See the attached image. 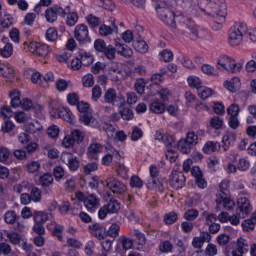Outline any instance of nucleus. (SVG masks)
<instances>
[{
    "mask_svg": "<svg viewBox=\"0 0 256 256\" xmlns=\"http://www.w3.org/2000/svg\"><path fill=\"white\" fill-rule=\"evenodd\" d=\"M121 229V226L117 223L111 224L108 230V235L112 237L113 239H117V236L119 235V231Z\"/></svg>",
    "mask_w": 256,
    "mask_h": 256,
    "instance_id": "4d7b16f0",
    "label": "nucleus"
},
{
    "mask_svg": "<svg viewBox=\"0 0 256 256\" xmlns=\"http://www.w3.org/2000/svg\"><path fill=\"white\" fill-rule=\"evenodd\" d=\"M46 21L48 23H55L57 21V13L53 7H49L45 11Z\"/></svg>",
    "mask_w": 256,
    "mask_h": 256,
    "instance_id": "79ce46f5",
    "label": "nucleus"
},
{
    "mask_svg": "<svg viewBox=\"0 0 256 256\" xmlns=\"http://www.w3.org/2000/svg\"><path fill=\"white\" fill-rule=\"evenodd\" d=\"M100 205L101 200L95 194H89L84 200V206L89 213H95Z\"/></svg>",
    "mask_w": 256,
    "mask_h": 256,
    "instance_id": "9b49d317",
    "label": "nucleus"
},
{
    "mask_svg": "<svg viewBox=\"0 0 256 256\" xmlns=\"http://www.w3.org/2000/svg\"><path fill=\"white\" fill-rule=\"evenodd\" d=\"M237 205L236 215H238L240 219H245V217L251 213V202L247 197H240L238 198Z\"/></svg>",
    "mask_w": 256,
    "mask_h": 256,
    "instance_id": "0eeeda50",
    "label": "nucleus"
},
{
    "mask_svg": "<svg viewBox=\"0 0 256 256\" xmlns=\"http://www.w3.org/2000/svg\"><path fill=\"white\" fill-rule=\"evenodd\" d=\"M61 161L67 165L70 171H77V169H79V159H77L72 153L63 152L61 155Z\"/></svg>",
    "mask_w": 256,
    "mask_h": 256,
    "instance_id": "9d476101",
    "label": "nucleus"
},
{
    "mask_svg": "<svg viewBox=\"0 0 256 256\" xmlns=\"http://www.w3.org/2000/svg\"><path fill=\"white\" fill-rule=\"evenodd\" d=\"M104 101L105 103L115 105L117 101H120V103H125V98L117 97V92L115 91V89L109 88L104 94Z\"/></svg>",
    "mask_w": 256,
    "mask_h": 256,
    "instance_id": "2eb2a0df",
    "label": "nucleus"
},
{
    "mask_svg": "<svg viewBox=\"0 0 256 256\" xmlns=\"http://www.w3.org/2000/svg\"><path fill=\"white\" fill-rule=\"evenodd\" d=\"M156 13L165 25L176 29L182 35H186L192 41L197 39H205L207 37V31L198 27L189 16L183 14H175V12L169 7L168 0H155Z\"/></svg>",
    "mask_w": 256,
    "mask_h": 256,
    "instance_id": "f257e3e1",
    "label": "nucleus"
},
{
    "mask_svg": "<svg viewBox=\"0 0 256 256\" xmlns=\"http://www.w3.org/2000/svg\"><path fill=\"white\" fill-rule=\"evenodd\" d=\"M117 174L119 177H122V179H129V168L125 166V164H119L117 167Z\"/></svg>",
    "mask_w": 256,
    "mask_h": 256,
    "instance_id": "8fccbe9b",
    "label": "nucleus"
},
{
    "mask_svg": "<svg viewBox=\"0 0 256 256\" xmlns=\"http://www.w3.org/2000/svg\"><path fill=\"white\" fill-rule=\"evenodd\" d=\"M226 251L227 253H232V256H243L245 253H249V242L245 238L240 237L236 242L228 245Z\"/></svg>",
    "mask_w": 256,
    "mask_h": 256,
    "instance_id": "20e7f679",
    "label": "nucleus"
},
{
    "mask_svg": "<svg viewBox=\"0 0 256 256\" xmlns=\"http://www.w3.org/2000/svg\"><path fill=\"white\" fill-rule=\"evenodd\" d=\"M148 189H161L163 187V183L159 178H150L147 183Z\"/></svg>",
    "mask_w": 256,
    "mask_h": 256,
    "instance_id": "3c124183",
    "label": "nucleus"
},
{
    "mask_svg": "<svg viewBox=\"0 0 256 256\" xmlns=\"http://www.w3.org/2000/svg\"><path fill=\"white\" fill-rule=\"evenodd\" d=\"M36 55H38V57H47L49 55V45L39 44Z\"/></svg>",
    "mask_w": 256,
    "mask_h": 256,
    "instance_id": "864d4df0",
    "label": "nucleus"
},
{
    "mask_svg": "<svg viewBox=\"0 0 256 256\" xmlns=\"http://www.w3.org/2000/svg\"><path fill=\"white\" fill-rule=\"evenodd\" d=\"M199 137L195 134L194 131H190L186 134V140L192 144V147H195L199 143Z\"/></svg>",
    "mask_w": 256,
    "mask_h": 256,
    "instance_id": "0e129e2a",
    "label": "nucleus"
},
{
    "mask_svg": "<svg viewBox=\"0 0 256 256\" xmlns=\"http://www.w3.org/2000/svg\"><path fill=\"white\" fill-rule=\"evenodd\" d=\"M58 117H60V119H64V121H67L68 123H73L74 116L69 108H59Z\"/></svg>",
    "mask_w": 256,
    "mask_h": 256,
    "instance_id": "7c9ffc66",
    "label": "nucleus"
},
{
    "mask_svg": "<svg viewBox=\"0 0 256 256\" xmlns=\"http://www.w3.org/2000/svg\"><path fill=\"white\" fill-rule=\"evenodd\" d=\"M106 189H109L114 195H125L127 186L113 176H109L106 180Z\"/></svg>",
    "mask_w": 256,
    "mask_h": 256,
    "instance_id": "423d86ee",
    "label": "nucleus"
},
{
    "mask_svg": "<svg viewBox=\"0 0 256 256\" xmlns=\"http://www.w3.org/2000/svg\"><path fill=\"white\" fill-rule=\"evenodd\" d=\"M221 149V144L217 141H207L203 148L202 151L206 155H211V153H216V151H220Z\"/></svg>",
    "mask_w": 256,
    "mask_h": 256,
    "instance_id": "5701e85b",
    "label": "nucleus"
},
{
    "mask_svg": "<svg viewBox=\"0 0 256 256\" xmlns=\"http://www.w3.org/2000/svg\"><path fill=\"white\" fill-rule=\"evenodd\" d=\"M103 151V145L99 143H92L88 147L87 156L89 159H94L97 161L99 159V153Z\"/></svg>",
    "mask_w": 256,
    "mask_h": 256,
    "instance_id": "6ab92c4d",
    "label": "nucleus"
},
{
    "mask_svg": "<svg viewBox=\"0 0 256 256\" xmlns=\"http://www.w3.org/2000/svg\"><path fill=\"white\" fill-rule=\"evenodd\" d=\"M71 137L74 141V143H82L83 139H85V134L81 130H74L71 133Z\"/></svg>",
    "mask_w": 256,
    "mask_h": 256,
    "instance_id": "5fc2aeb1",
    "label": "nucleus"
},
{
    "mask_svg": "<svg viewBox=\"0 0 256 256\" xmlns=\"http://www.w3.org/2000/svg\"><path fill=\"white\" fill-rule=\"evenodd\" d=\"M225 87L231 93H237V91H239V89L241 88V80L239 79V77H234L230 81L225 82Z\"/></svg>",
    "mask_w": 256,
    "mask_h": 256,
    "instance_id": "cd10ccee",
    "label": "nucleus"
},
{
    "mask_svg": "<svg viewBox=\"0 0 256 256\" xmlns=\"http://www.w3.org/2000/svg\"><path fill=\"white\" fill-rule=\"evenodd\" d=\"M217 205H222L226 211H231L235 208V201L228 196L216 195Z\"/></svg>",
    "mask_w": 256,
    "mask_h": 256,
    "instance_id": "f3484780",
    "label": "nucleus"
},
{
    "mask_svg": "<svg viewBox=\"0 0 256 256\" xmlns=\"http://www.w3.org/2000/svg\"><path fill=\"white\" fill-rule=\"evenodd\" d=\"M247 33V24L238 22L228 32V43L231 47H237L243 43V37Z\"/></svg>",
    "mask_w": 256,
    "mask_h": 256,
    "instance_id": "7ed1b4c3",
    "label": "nucleus"
},
{
    "mask_svg": "<svg viewBox=\"0 0 256 256\" xmlns=\"http://www.w3.org/2000/svg\"><path fill=\"white\" fill-rule=\"evenodd\" d=\"M98 6L102 7V9H105L106 11H114L115 10V4L113 3V0H97Z\"/></svg>",
    "mask_w": 256,
    "mask_h": 256,
    "instance_id": "c03bdc74",
    "label": "nucleus"
},
{
    "mask_svg": "<svg viewBox=\"0 0 256 256\" xmlns=\"http://www.w3.org/2000/svg\"><path fill=\"white\" fill-rule=\"evenodd\" d=\"M39 185H41V187L45 188V187H51V185H53V175L49 174V173H45L43 175H41L39 177Z\"/></svg>",
    "mask_w": 256,
    "mask_h": 256,
    "instance_id": "f704fd0d",
    "label": "nucleus"
},
{
    "mask_svg": "<svg viewBox=\"0 0 256 256\" xmlns=\"http://www.w3.org/2000/svg\"><path fill=\"white\" fill-rule=\"evenodd\" d=\"M17 219H19V216H17V213L14 210H8L4 214V221L7 225H14Z\"/></svg>",
    "mask_w": 256,
    "mask_h": 256,
    "instance_id": "c9c22d12",
    "label": "nucleus"
},
{
    "mask_svg": "<svg viewBox=\"0 0 256 256\" xmlns=\"http://www.w3.org/2000/svg\"><path fill=\"white\" fill-rule=\"evenodd\" d=\"M106 151H108V153L103 156L102 165L109 167V165L113 163V157H115L116 159H121V154H119V151L112 148L111 146H106Z\"/></svg>",
    "mask_w": 256,
    "mask_h": 256,
    "instance_id": "4468645a",
    "label": "nucleus"
},
{
    "mask_svg": "<svg viewBox=\"0 0 256 256\" xmlns=\"http://www.w3.org/2000/svg\"><path fill=\"white\" fill-rule=\"evenodd\" d=\"M86 21L90 27L95 29V27H98L101 25L102 21L101 18L94 16L93 14H90L86 17Z\"/></svg>",
    "mask_w": 256,
    "mask_h": 256,
    "instance_id": "37998d69",
    "label": "nucleus"
},
{
    "mask_svg": "<svg viewBox=\"0 0 256 256\" xmlns=\"http://www.w3.org/2000/svg\"><path fill=\"white\" fill-rule=\"evenodd\" d=\"M115 47L118 55H122V57H125L126 59L133 57V50L127 45L116 42Z\"/></svg>",
    "mask_w": 256,
    "mask_h": 256,
    "instance_id": "393cba45",
    "label": "nucleus"
},
{
    "mask_svg": "<svg viewBox=\"0 0 256 256\" xmlns=\"http://www.w3.org/2000/svg\"><path fill=\"white\" fill-rule=\"evenodd\" d=\"M28 173H37L41 169L39 161H30L26 165Z\"/></svg>",
    "mask_w": 256,
    "mask_h": 256,
    "instance_id": "603ef678",
    "label": "nucleus"
},
{
    "mask_svg": "<svg viewBox=\"0 0 256 256\" xmlns=\"http://www.w3.org/2000/svg\"><path fill=\"white\" fill-rule=\"evenodd\" d=\"M130 187L141 189V187H143V180L137 175L132 176L130 179Z\"/></svg>",
    "mask_w": 256,
    "mask_h": 256,
    "instance_id": "bf43d9fd",
    "label": "nucleus"
},
{
    "mask_svg": "<svg viewBox=\"0 0 256 256\" xmlns=\"http://www.w3.org/2000/svg\"><path fill=\"white\" fill-rule=\"evenodd\" d=\"M27 73L31 74L32 83H35L36 85H41V81L43 80V76L41 75V73H39L33 69L26 70L24 75H27Z\"/></svg>",
    "mask_w": 256,
    "mask_h": 256,
    "instance_id": "58836bf2",
    "label": "nucleus"
},
{
    "mask_svg": "<svg viewBox=\"0 0 256 256\" xmlns=\"http://www.w3.org/2000/svg\"><path fill=\"white\" fill-rule=\"evenodd\" d=\"M188 85L192 89H196V91H199V89H201L203 87V85L201 83V79H199V77H197V76L188 77Z\"/></svg>",
    "mask_w": 256,
    "mask_h": 256,
    "instance_id": "a19ab883",
    "label": "nucleus"
},
{
    "mask_svg": "<svg viewBox=\"0 0 256 256\" xmlns=\"http://www.w3.org/2000/svg\"><path fill=\"white\" fill-rule=\"evenodd\" d=\"M178 219L179 217L175 212H170L168 214H165L164 216V222L166 223V225H173V223H176Z\"/></svg>",
    "mask_w": 256,
    "mask_h": 256,
    "instance_id": "13d9d810",
    "label": "nucleus"
},
{
    "mask_svg": "<svg viewBox=\"0 0 256 256\" xmlns=\"http://www.w3.org/2000/svg\"><path fill=\"white\" fill-rule=\"evenodd\" d=\"M103 53L107 57V59H115V53H117V48L113 47V45H108Z\"/></svg>",
    "mask_w": 256,
    "mask_h": 256,
    "instance_id": "69168bd1",
    "label": "nucleus"
},
{
    "mask_svg": "<svg viewBox=\"0 0 256 256\" xmlns=\"http://www.w3.org/2000/svg\"><path fill=\"white\" fill-rule=\"evenodd\" d=\"M78 57L80 58V61L84 67H89V65H93V61H95L93 54H91L90 52L80 51Z\"/></svg>",
    "mask_w": 256,
    "mask_h": 256,
    "instance_id": "bb28decb",
    "label": "nucleus"
},
{
    "mask_svg": "<svg viewBox=\"0 0 256 256\" xmlns=\"http://www.w3.org/2000/svg\"><path fill=\"white\" fill-rule=\"evenodd\" d=\"M77 110L80 113V121L84 123V125H90L93 127L95 125V118L93 117V113L89 110V103L87 102H79L77 104Z\"/></svg>",
    "mask_w": 256,
    "mask_h": 256,
    "instance_id": "39448f33",
    "label": "nucleus"
},
{
    "mask_svg": "<svg viewBox=\"0 0 256 256\" xmlns=\"http://www.w3.org/2000/svg\"><path fill=\"white\" fill-rule=\"evenodd\" d=\"M147 74V70L144 68V66L138 65L136 66L134 69L129 70L126 75L128 77H131V79H133V77H143L144 75Z\"/></svg>",
    "mask_w": 256,
    "mask_h": 256,
    "instance_id": "473e14b6",
    "label": "nucleus"
},
{
    "mask_svg": "<svg viewBox=\"0 0 256 256\" xmlns=\"http://www.w3.org/2000/svg\"><path fill=\"white\" fill-rule=\"evenodd\" d=\"M159 249L161 253H171L173 251V244L169 240H166L159 245Z\"/></svg>",
    "mask_w": 256,
    "mask_h": 256,
    "instance_id": "e2e57ef3",
    "label": "nucleus"
},
{
    "mask_svg": "<svg viewBox=\"0 0 256 256\" xmlns=\"http://www.w3.org/2000/svg\"><path fill=\"white\" fill-rule=\"evenodd\" d=\"M149 111L155 115H163L166 111L165 103L161 102L159 99H155L150 103Z\"/></svg>",
    "mask_w": 256,
    "mask_h": 256,
    "instance_id": "a211bd4d",
    "label": "nucleus"
},
{
    "mask_svg": "<svg viewBox=\"0 0 256 256\" xmlns=\"http://www.w3.org/2000/svg\"><path fill=\"white\" fill-rule=\"evenodd\" d=\"M74 37L79 43H91L89 28L85 24H79L75 27Z\"/></svg>",
    "mask_w": 256,
    "mask_h": 256,
    "instance_id": "1a4fd4ad",
    "label": "nucleus"
},
{
    "mask_svg": "<svg viewBox=\"0 0 256 256\" xmlns=\"http://www.w3.org/2000/svg\"><path fill=\"white\" fill-rule=\"evenodd\" d=\"M210 125L212 129H221V127H223V119L219 116H215L210 120Z\"/></svg>",
    "mask_w": 256,
    "mask_h": 256,
    "instance_id": "338daca9",
    "label": "nucleus"
},
{
    "mask_svg": "<svg viewBox=\"0 0 256 256\" xmlns=\"http://www.w3.org/2000/svg\"><path fill=\"white\" fill-rule=\"evenodd\" d=\"M45 37L47 39V41H57V37H58V33H57V29L55 28H49L46 31Z\"/></svg>",
    "mask_w": 256,
    "mask_h": 256,
    "instance_id": "774afa93",
    "label": "nucleus"
},
{
    "mask_svg": "<svg viewBox=\"0 0 256 256\" xmlns=\"http://www.w3.org/2000/svg\"><path fill=\"white\" fill-rule=\"evenodd\" d=\"M106 206L110 213H119V209H121V204L117 200H110Z\"/></svg>",
    "mask_w": 256,
    "mask_h": 256,
    "instance_id": "49530a36",
    "label": "nucleus"
},
{
    "mask_svg": "<svg viewBox=\"0 0 256 256\" xmlns=\"http://www.w3.org/2000/svg\"><path fill=\"white\" fill-rule=\"evenodd\" d=\"M197 93L200 99L205 101L206 99H209V97L213 95V89L208 88L206 86H202L201 88H198Z\"/></svg>",
    "mask_w": 256,
    "mask_h": 256,
    "instance_id": "4c0bfd02",
    "label": "nucleus"
},
{
    "mask_svg": "<svg viewBox=\"0 0 256 256\" xmlns=\"http://www.w3.org/2000/svg\"><path fill=\"white\" fill-rule=\"evenodd\" d=\"M134 87L139 95H143L145 93V79H137Z\"/></svg>",
    "mask_w": 256,
    "mask_h": 256,
    "instance_id": "680f3d73",
    "label": "nucleus"
},
{
    "mask_svg": "<svg viewBox=\"0 0 256 256\" xmlns=\"http://www.w3.org/2000/svg\"><path fill=\"white\" fill-rule=\"evenodd\" d=\"M0 75L1 77H7L8 79H11L15 77V70L11 64L0 62Z\"/></svg>",
    "mask_w": 256,
    "mask_h": 256,
    "instance_id": "b1692460",
    "label": "nucleus"
},
{
    "mask_svg": "<svg viewBox=\"0 0 256 256\" xmlns=\"http://www.w3.org/2000/svg\"><path fill=\"white\" fill-rule=\"evenodd\" d=\"M10 105L13 109H17L19 107H21L22 102H21V93L17 90H14L12 92H10Z\"/></svg>",
    "mask_w": 256,
    "mask_h": 256,
    "instance_id": "c756f323",
    "label": "nucleus"
},
{
    "mask_svg": "<svg viewBox=\"0 0 256 256\" xmlns=\"http://www.w3.org/2000/svg\"><path fill=\"white\" fill-rule=\"evenodd\" d=\"M3 235H6V237L9 239L10 242H12L13 245H21V241L23 239H21V235H19L16 232H8L6 230H4L3 232H0V239L1 241H3Z\"/></svg>",
    "mask_w": 256,
    "mask_h": 256,
    "instance_id": "a878e982",
    "label": "nucleus"
},
{
    "mask_svg": "<svg viewBox=\"0 0 256 256\" xmlns=\"http://www.w3.org/2000/svg\"><path fill=\"white\" fill-rule=\"evenodd\" d=\"M103 131H105L107 137L109 139H115V134L117 132H115V126L111 125V124H104L103 125Z\"/></svg>",
    "mask_w": 256,
    "mask_h": 256,
    "instance_id": "6e6d98bb",
    "label": "nucleus"
},
{
    "mask_svg": "<svg viewBox=\"0 0 256 256\" xmlns=\"http://www.w3.org/2000/svg\"><path fill=\"white\" fill-rule=\"evenodd\" d=\"M133 47L138 53L145 54L149 51V45L145 40H136L133 42Z\"/></svg>",
    "mask_w": 256,
    "mask_h": 256,
    "instance_id": "72a5a7b5",
    "label": "nucleus"
},
{
    "mask_svg": "<svg viewBox=\"0 0 256 256\" xmlns=\"http://www.w3.org/2000/svg\"><path fill=\"white\" fill-rule=\"evenodd\" d=\"M198 7L204 15L214 19L213 29L219 31L227 19V5L225 0H198Z\"/></svg>",
    "mask_w": 256,
    "mask_h": 256,
    "instance_id": "f03ea898",
    "label": "nucleus"
},
{
    "mask_svg": "<svg viewBox=\"0 0 256 256\" xmlns=\"http://www.w3.org/2000/svg\"><path fill=\"white\" fill-rule=\"evenodd\" d=\"M231 63H233V59L231 57L222 55L218 58L217 68L220 71L228 72L231 67Z\"/></svg>",
    "mask_w": 256,
    "mask_h": 256,
    "instance_id": "412c9836",
    "label": "nucleus"
},
{
    "mask_svg": "<svg viewBox=\"0 0 256 256\" xmlns=\"http://www.w3.org/2000/svg\"><path fill=\"white\" fill-rule=\"evenodd\" d=\"M120 243L122 245V249L124 251H129V249H133L134 247V242L133 239L127 237V236H121L120 237Z\"/></svg>",
    "mask_w": 256,
    "mask_h": 256,
    "instance_id": "ea45409f",
    "label": "nucleus"
},
{
    "mask_svg": "<svg viewBox=\"0 0 256 256\" xmlns=\"http://www.w3.org/2000/svg\"><path fill=\"white\" fill-rule=\"evenodd\" d=\"M132 237H134V247L137 249V251H143L147 243L145 234L139 230H134Z\"/></svg>",
    "mask_w": 256,
    "mask_h": 256,
    "instance_id": "ddd939ff",
    "label": "nucleus"
},
{
    "mask_svg": "<svg viewBox=\"0 0 256 256\" xmlns=\"http://www.w3.org/2000/svg\"><path fill=\"white\" fill-rule=\"evenodd\" d=\"M109 23L112 26H108L105 24L100 26L99 34L101 35V37H107L108 35H111L113 32L117 33L119 31V28L117 27V25H115V18H110Z\"/></svg>",
    "mask_w": 256,
    "mask_h": 256,
    "instance_id": "dca6fc26",
    "label": "nucleus"
},
{
    "mask_svg": "<svg viewBox=\"0 0 256 256\" xmlns=\"http://www.w3.org/2000/svg\"><path fill=\"white\" fill-rule=\"evenodd\" d=\"M30 197L34 203H41V199H42L41 189H39L36 186H32L30 188Z\"/></svg>",
    "mask_w": 256,
    "mask_h": 256,
    "instance_id": "e433bc0d",
    "label": "nucleus"
},
{
    "mask_svg": "<svg viewBox=\"0 0 256 256\" xmlns=\"http://www.w3.org/2000/svg\"><path fill=\"white\" fill-rule=\"evenodd\" d=\"M0 55L6 59L11 57V55H13V44L6 43L5 46L0 49Z\"/></svg>",
    "mask_w": 256,
    "mask_h": 256,
    "instance_id": "a18cd8bd",
    "label": "nucleus"
},
{
    "mask_svg": "<svg viewBox=\"0 0 256 256\" xmlns=\"http://www.w3.org/2000/svg\"><path fill=\"white\" fill-rule=\"evenodd\" d=\"M256 225V212H254L250 219L242 222V228L244 231H253Z\"/></svg>",
    "mask_w": 256,
    "mask_h": 256,
    "instance_id": "2f4dec72",
    "label": "nucleus"
},
{
    "mask_svg": "<svg viewBox=\"0 0 256 256\" xmlns=\"http://www.w3.org/2000/svg\"><path fill=\"white\" fill-rule=\"evenodd\" d=\"M199 217V210L197 209H189L184 213V219L186 221H195Z\"/></svg>",
    "mask_w": 256,
    "mask_h": 256,
    "instance_id": "de8ad7c7",
    "label": "nucleus"
},
{
    "mask_svg": "<svg viewBox=\"0 0 256 256\" xmlns=\"http://www.w3.org/2000/svg\"><path fill=\"white\" fill-rule=\"evenodd\" d=\"M50 218H51V213L47 211L35 210L33 212L34 223H40L42 225H45V223H47V221H49Z\"/></svg>",
    "mask_w": 256,
    "mask_h": 256,
    "instance_id": "4be33fe9",
    "label": "nucleus"
},
{
    "mask_svg": "<svg viewBox=\"0 0 256 256\" xmlns=\"http://www.w3.org/2000/svg\"><path fill=\"white\" fill-rule=\"evenodd\" d=\"M156 139L162 141L168 149H173V147L177 145V143H175V138H173L171 134L156 133Z\"/></svg>",
    "mask_w": 256,
    "mask_h": 256,
    "instance_id": "aec40b11",
    "label": "nucleus"
},
{
    "mask_svg": "<svg viewBox=\"0 0 256 256\" xmlns=\"http://www.w3.org/2000/svg\"><path fill=\"white\" fill-rule=\"evenodd\" d=\"M120 115L122 119H124V121H131L134 116L133 110H131V108H123L122 110H120Z\"/></svg>",
    "mask_w": 256,
    "mask_h": 256,
    "instance_id": "052dcab7",
    "label": "nucleus"
},
{
    "mask_svg": "<svg viewBox=\"0 0 256 256\" xmlns=\"http://www.w3.org/2000/svg\"><path fill=\"white\" fill-rule=\"evenodd\" d=\"M78 21H79V16L77 15V13L71 12V13L67 14L66 24L69 27H74V25H76Z\"/></svg>",
    "mask_w": 256,
    "mask_h": 256,
    "instance_id": "09e8293b",
    "label": "nucleus"
},
{
    "mask_svg": "<svg viewBox=\"0 0 256 256\" xmlns=\"http://www.w3.org/2000/svg\"><path fill=\"white\" fill-rule=\"evenodd\" d=\"M187 179L185 178V174L179 171H172L169 179V183L173 189L179 190L183 189Z\"/></svg>",
    "mask_w": 256,
    "mask_h": 256,
    "instance_id": "6e6552de",
    "label": "nucleus"
},
{
    "mask_svg": "<svg viewBox=\"0 0 256 256\" xmlns=\"http://www.w3.org/2000/svg\"><path fill=\"white\" fill-rule=\"evenodd\" d=\"M177 148L181 153H184L185 155H189V153H191L193 149V146L188 142L187 138H183L178 141Z\"/></svg>",
    "mask_w": 256,
    "mask_h": 256,
    "instance_id": "c85d7f7f",
    "label": "nucleus"
},
{
    "mask_svg": "<svg viewBox=\"0 0 256 256\" xmlns=\"http://www.w3.org/2000/svg\"><path fill=\"white\" fill-rule=\"evenodd\" d=\"M212 239L211 233L204 231L199 236H196L192 240V246L194 249H201L205 243H210Z\"/></svg>",
    "mask_w": 256,
    "mask_h": 256,
    "instance_id": "f8f14e48",
    "label": "nucleus"
}]
</instances>
